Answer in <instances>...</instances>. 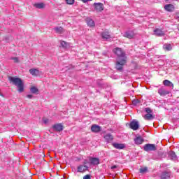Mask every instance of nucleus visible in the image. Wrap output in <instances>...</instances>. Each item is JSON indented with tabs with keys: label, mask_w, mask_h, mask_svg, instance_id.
<instances>
[{
	"label": "nucleus",
	"mask_w": 179,
	"mask_h": 179,
	"mask_svg": "<svg viewBox=\"0 0 179 179\" xmlns=\"http://www.w3.org/2000/svg\"><path fill=\"white\" fill-rule=\"evenodd\" d=\"M8 80L10 81V83L16 86L19 93H23L24 92V83H23V80H22L21 78L10 76Z\"/></svg>",
	"instance_id": "obj_1"
},
{
	"label": "nucleus",
	"mask_w": 179,
	"mask_h": 179,
	"mask_svg": "<svg viewBox=\"0 0 179 179\" xmlns=\"http://www.w3.org/2000/svg\"><path fill=\"white\" fill-rule=\"evenodd\" d=\"M113 52L115 55H117L119 59H123V58H126L127 59V55L125 54V51L122 50L121 48H115L113 50Z\"/></svg>",
	"instance_id": "obj_2"
},
{
	"label": "nucleus",
	"mask_w": 179,
	"mask_h": 179,
	"mask_svg": "<svg viewBox=\"0 0 179 179\" xmlns=\"http://www.w3.org/2000/svg\"><path fill=\"white\" fill-rule=\"evenodd\" d=\"M126 63H127L126 58H123V59L117 60L116 62L115 69L117 71H122L124 69V66H125Z\"/></svg>",
	"instance_id": "obj_3"
},
{
	"label": "nucleus",
	"mask_w": 179,
	"mask_h": 179,
	"mask_svg": "<svg viewBox=\"0 0 179 179\" xmlns=\"http://www.w3.org/2000/svg\"><path fill=\"white\" fill-rule=\"evenodd\" d=\"M145 152H152L157 150L156 145L155 144H145L143 147Z\"/></svg>",
	"instance_id": "obj_4"
},
{
	"label": "nucleus",
	"mask_w": 179,
	"mask_h": 179,
	"mask_svg": "<svg viewBox=\"0 0 179 179\" xmlns=\"http://www.w3.org/2000/svg\"><path fill=\"white\" fill-rule=\"evenodd\" d=\"M93 6L96 12H103L104 10V4L103 3H94Z\"/></svg>",
	"instance_id": "obj_5"
},
{
	"label": "nucleus",
	"mask_w": 179,
	"mask_h": 179,
	"mask_svg": "<svg viewBox=\"0 0 179 179\" xmlns=\"http://www.w3.org/2000/svg\"><path fill=\"white\" fill-rule=\"evenodd\" d=\"M90 163L92 166H99L100 164V159L97 157H89Z\"/></svg>",
	"instance_id": "obj_6"
},
{
	"label": "nucleus",
	"mask_w": 179,
	"mask_h": 179,
	"mask_svg": "<svg viewBox=\"0 0 179 179\" xmlns=\"http://www.w3.org/2000/svg\"><path fill=\"white\" fill-rule=\"evenodd\" d=\"M129 127L133 131H138L139 129V122L138 121H133L130 123Z\"/></svg>",
	"instance_id": "obj_7"
},
{
	"label": "nucleus",
	"mask_w": 179,
	"mask_h": 179,
	"mask_svg": "<svg viewBox=\"0 0 179 179\" xmlns=\"http://www.w3.org/2000/svg\"><path fill=\"white\" fill-rule=\"evenodd\" d=\"M134 141L136 145H142V143L145 142V139L142 138V136H139V135L136 136V138L134 139Z\"/></svg>",
	"instance_id": "obj_8"
},
{
	"label": "nucleus",
	"mask_w": 179,
	"mask_h": 179,
	"mask_svg": "<svg viewBox=\"0 0 179 179\" xmlns=\"http://www.w3.org/2000/svg\"><path fill=\"white\" fill-rule=\"evenodd\" d=\"M55 33L57 34H64L65 33V29L62 27H56L53 29Z\"/></svg>",
	"instance_id": "obj_9"
},
{
	"label": "nucleus",
	"mask_w": 179,
	"mask_h": 179,
	"mask_svg": "<svg viewBox=\"0 0 179 179\" xmlns=\"http://www.w3.org/2000/svg\"><path fill=\"white\" fill-rule=\"evenodd\" d=\"M88 170L89 167L86 165H80L78 166V173H85V171H87Z\"/></svg>",
	"instance_id": "obj_10"
},
{
	"label": "nucleus",
	"mask_w": 179,
	"mask_h": 179,
	"mask_svg": "<svg viewBox=\"0 0 179 179\" xmlns=\"http://www.w3.org/2000/svg\"><path fill=\"white\" fill-rule=\"evenodd\" d=\"M91 131L92 132L97 134L98 132H100V131H101V127L97 124H93L91 127Z\"/></svg>",
	"instance_id": "obj_11"
},
{
	"label": "nucleus",
	"mask_w": 179,
	"mask_h": 179,
	"mask_svg": "<svg viewBox=\"0 0 179 179\" xmlns=\"http://www.w3.org/2000/svg\"><path fill=\"white\" fill-rule=\"evenodd\" d=\"M154 33L155 36H157L158 37H163L164 36V31L160 29H156L154 30Z\"/></svg>",
	"instance_id": "obj_12"
},
{
	"label": "nucleus",
	"mask_w": 179,
	"mask_h": 179,
	"mask_svg": "<svg viewBox=\"0 0 179 179\" xmlns=\"http://www.w3.org/2000/svg\"><path fill=\"white\" fill-rule=\"evenodd\" d=\"M29 73H31L32 76H38V75H40V70L37 69H29Z\"/></svg>",
	"instance_id": "obj_13"
},
{
	"label": "nucleus",
	"mask_w": 179,
	"mask_h": 179,
	"mask_svg": "<svg viewBox=\"0 0 179 179\" xmlns=\"http://www.w3.org/2000/svg\"><path fill=\"white\" fill-rule=\"evenodd\" d=\"M165 10L167 12H173L176 8L174 7V5L173 4H166L164 6Z\"/></svg>",
	"instance_id": "obj_14"
},
{
	"label": "nucleus",
	"mask_w": 179,
	"mask_h": 179,
	"mask_svg": "<svg viewBox=\"0 0 179 179\" xmlns=\"http://www.w3.org/2000/svg\"><path fill=\"white\" fill-rule=\"evenodd\" d=\"M124 36L126 37V38H132L135 37V34L132 31H127L124 33Z\"/></svg>",
	"instance_id": "obj_15"
},
{
	"label": "nucleus",
	"mask_w": 179,
	"mask_h": 179,
	"mask_svg": "<svg viewBox=\"0 0 179 179\" xmlns=\"http://www.w3.org/2000/svg\"><path fill=\"white\" fill-rule=\"evenodd\" d=\"M102 38L103 40H108L111 38V36L110 35V33L108 31H104L101 34Z\"/></svg>",
	"instance_id": "obj_16"
},
{
	"label": "nucleus",
	"mask_w": 179,
	"mask_h": 179,
	"mask_svg": "<svg viewBox=\"0 0 179 179\" xmlns=\"http://www.w3.org/2000/svg\"><path fill=\"white\" fill-rule=\"evenodd\" d=\"M53 129L59 132L60 131H62V129H64V127L61 124H57L53 125Z\"/></svg>",
	"instance_id": "obj_17"
},
{
	"label": "nucleus",
	"mask_w": 179,
	"mask_h": 179,
	"mask_svg": "<svg viewBox=\"0 0 179 179\" xmlns=\"http://www.w3.org/2000/svg\"><path fill=\"white\" fill-rule=\"evenodd\" d=\"M158 93L160 94V96H166V94H170V92L164 89H159L158 90Z\"/></svg>",
	"instance_id": "obj_18"
},
{
	"label": "nucleus",
	"mask_w": 179,
	"mask_h": 179,
	"mask_svg": "<svg viewBox=\"0 0 179 179\" xmlns=\"http://www.w3.org/2000/svg\"><path fill=\"white\" fill-rule=\"evenodd\" d=\"M163 85H164V86L168 87H170V86H171L172 88H174V84H173V83H171V82L170 80H164L163 81Z\"/></svg>",
	"instance_id": "obj_19"
},
{
	"label": "nucleus",
	"mask_w": 179,
	"mask_h": 179,
	"mask_svg": "<svg viewBox=\"0 0 179 179\" xmlns=\"http://www.w3.org/2000/svg\"><path fill=\"white\" fill-rule=\"evenodd\" d=\"M155 118V115L152 113H147L144 116V120H146L147 121H150V120H154Z\"/></svg>",
	"instance_id": "obj_20"
},
{
	"label": "nucleus",
	"mask_w": 179,
	"mask_h": 179,
	"mask_svg": "<svg viewBox=\"0 0 179 179\" xmlns=\"http://www.w3.org/2000/svg\"><path fill=\"white\" fill-rule=\"evenodd\" d=\"M104 139L106 141V142H111V141L114 139V137L110 134H108L104 136Z\"/></svg>",
	"instance_id": "obj_21"
},
{
	"label": "nucleus",
	"mask_w": 179,
	"mask_h": 179,
	"mask_svg": "<svg viewBox=\"0 0 179 179\" xmlns=\"http://www.w3.org/2000/svg\"><path fill=\"white\" fill-rule=\"evenodd\" d=\"M87 24L90 27H94L95 26L94 21L90 18L87 19Z\"/></svg>",
	"instance_id": "obj_22"
},
{
	"label": "nucleus",
	"mask_w": 179,
	"mask_h": 179,
	"mask_svg": "<svg viewBox=\"0 0 179 179\" xmlns=\"http://www.w3.org/2000/svg\"><path fill=\"white\" fill-rule=\"evenodd\" d=\"M113 146L114 148H115V149H124L125 148L124 144H120V143H113Z\"/></svg>",
	"instance_id": "obj_23"
},
{
	"label": "nucleus",
	"mask_w": 179,
	"mask_h": 179,
	"mask_svg": "<svg viewBox=\"0 0 179 179\" xmlns=\"http://www.w3.org/2000/svg\"><path fill=\"white\" fill-rule=\"evenodd\" d=\"M31 93H33L34 94H38V89L36 87H31L30 89Z\"/></svg>",
	"instance_id": "obj_24"
},
{
	"label": "nucleus",
	"mask_w": 179,
	"mask_h": 179,
	"mask_svg": "<svg viewBox=\"0 0 179 179\" xmlns=\"http://www.w3.org/2000/svg\"><path fill=\"white\" fill-rule=\"evenodd\" d=\"M166 178H170V173H169L168 172H164L161 175V179H166Z\"/></svg>",
	"instance_id": "obj_25"
},
{
	"label": "nucleus",
	"mask_w": 179,
	"mask_h": 179,
	"mask_svg": "<svg viewBox=\"0 0 179 179\" xmlns=\"http://www.w3.org/2000/svg\"><path fill=\"white\" fill-rule=\"evenodd\" d=\"M169 157L171 159V160H176V159H177V155H176V152L172 151L169 152Z\"/></svg>",
	"instance_id": "obj_26"
},
{
	"label": "nucleus",
	"mask_w": 179,
	"mask_h": 179,
	"mask_svg": "<svg viewBox=\"0 0 179 179\" xmlns=\"http://www.w3.org/2000/svg\"><path fill=\"white\" fill-rule=\"evenodd\" d=\"M34 6H36V8H37L38 9H43V8H44L45 5L43 3H38L34 4Z\"/></svg>",
	"instance_id": "obj_27"
},
{
	"label": "nucleus",
	"mask_w": 179,
	"mask_h": 179,
	"mask_svg": "<svg viewBox=\"0 0 179 179\" xmlns=\"http://www.w3.org/2000/svg\"><path fill=\"white\" fill-rule=\"evenodd\" d=\"M164 50L166 51H171L173 50V48L171 47V44H166L164 45Z\"/></svg>",
	"instance_id": "obj_28"
},
{
	"label": "nucleus",
	"mask_w": 179,
	"mask_h": 179,
	"mask_svg": "<svg viewBox=\"0 0 179 179\" xmlns=\"http://www.w3.org/2000/svg\"><path fill=\"white\" fill-rule=\"evenodd\" d=\"M148 171H149V170H148V167L141 168L139 169L141 174H145V173H148Z\"/></svg>",
	"instance_id": "obj_29"
},
{
	"label": "nucleus",
	"mask_w": 179,
	"mask_h": 179,
	"mask_svg": "<svg viewBox=\"0 0 179 179\" xmlns=\"http://www.w3.org/2000/svg\"><path fill=\"white\" fill-rule=\"evenodd\" d=\"M60 44L62 47V48H66L68 47V43L64 41H60Z\"/></svg>",
	"instance_id": "obj_30"
},
{
	"label": "nucleus",
	"mask_w": 179,
	"mask_h": 179,
	"mask_svg": "<svg viewBox=\"0 0 179 179\" xmlns=\"http://www.w3.org/2000/svg\"><path fill=\"white\" fill-rule=\"evenodd\" d=\"M145 111L147 113V114H152V113H153L150 108H145Z\"/></svg>",
	"instance_id": "obj_31"
},
{
	"label": "nucleus",
	"mask_w": 179,
	"mask_h": 179,
	"mask_svg": "<svg viewBox=\"0 0 179 179\" xmlns=\"http://www.w3.org/2000/svg\"><path fill=\"white\" fill-rule=\"evenodd\" d=\"M139 103H141V101H139V99H134L132 101V104H134V106H136V104H139Z\"/></svg>",
	"instance_id": "obj_32"
},
{
	"label": "nucleus",
	"mask_w": 179,
	"mask_h": 179,
	"mask_svg": "<svg viewBox=\"0 0 179 179\" xmlns=\"http://www.w3.org/2000/svg\"><path fill=\"white\" fill-rule=\"evenodd\" d=\"M75 0H68V5H73Z\"/></svg>",
	"instance_id": "obj_33"
},
{
	"label": "nucleus",
	"mask_w": 179,
	"mask_h": 179,
	"mask_svg": "<svg viewBox=\"0 0 179 179\" xmlns=\"http://www.w3.org/2000/svg\"><path fill=\"white\" fill-rule=\"evenodd\" d=\"M83 179H92V176L89 174H87L83 177Z\"/></svg>",
	"instance_id": "obj_34"
},
{
	"label": "nucleus",
	"mask_w": 179,
	"mask_h": 179,
	"mask_svg": "<svg viewBox=\"0 0 179 179\" xmlns=\"http://www.w3.org/2000/svg\"><path fill=\"white\" fill-rule=\"evenodd\" d=\"M11 59H13V61H14V62H19V58H17V57H13V58H11Z\"/></svg>",
	"instance_id": "obj_35"
},
{
	"label": "nucleus",
	"mask_w": 179,
	"mask_h": 179,
	"mask_svg": "<svg viewBox=\"0 0 179 179\" xmlns=\"http://www.w3.org/2000/svg\"><path fill=\"white\" fill-rule=\"evenodd\" d=\"M43 122H44V124H48L49 120L47 119V118H43Z\"/></svg>",
	"instance_id": "obj_36"
},
{
	"label": "nucleus",
	"mask_w": 179,
	"mask_h": 179,
	"mask_svg": "<svg viewBox=\"0 0 179 179\" xmlns=\"http://www.w3.org/2000/svg\"><path fill=\"white\" fill-rule=\"evenodd\" d=\"M83 1V3H86L87 2H90L91 1H93V0H80Z\"/></svg>",
	"instance_id": "obj_37"
},
{
	"label": "nucleus",
	"mask_w": 179,
	"mask_h": 179,
	"mask_svg": "<svg viewBox=\"0 0 179 179\" xmlns=\"http://www.w3.org/2000/svg\"><path fill=\"white\" fill-rule=\"evenodd\" d=\"M111 170H114V169H118V166L114 165L110 167Z\"/></svg>",
	"instance_id": "obj_38"
},
{
	"label": "nucleus",
	"mask_w": 179,
	"mask_h": 179,
	"mask_svg": "<svg viewBox=\"0 0 179 179\" xmlns=\"http://www.w3.org/2000/svg\"><path fill=\"white\" fill-rule=\"evenodd\" d=\"M27 97L28 99H32L33 95H31V94H28V95L27 96Z\"/></svg>",
	"instance_id": "obj_39"
},
{
	"label": "nucleus",
	"mask_w": 179,
	"mask_h": 179,
	"mask_svg": "<svg viewBox=\"0 0 179 179\" xmlns=\"http://www.w3.org/2000/svg\"><path fill=\"white\" fill-rule=\"evenodd\" d=\"M176 19H178V20H179V13H176Z\"/></svg>",
	"instance_id": "obj_40"
},
{
	"label": "nucleus",
	"mask_w": 179,
	"mask_h": 179,
	"mask_svg": "<svg viewBox=\"0 0 179 179\" xmlns=\"http://www.w3.org/2000/svg\"><path fill=\"white\" fill-rule=\"evenodd\" d=\"M83 164H87V160H84V162H83Z\"/></svg>",
	"instance_id": "obj_41"
},
{
	"label": "nucleus",
	"mask_w": 179,
	"mask_h": 179,
	"mask_svg": "<svg viewBox=\"0 0 179 179\" xmlns=\"http://www.w3.org/2000/svg\"><path fill=\"white\" fill-rule=\"evenodd\" d=\"M0 96H1L2 97H3V94H2V93H1V92H0Z\"/></svg>",
	"instance_id": "obj_42"
},
{
	"label": "nucleus",
	"mask_w": 179,
	"mask_h": 179,
	"mask_svg": "<svg viewBox=\"0 0 179 179\" xmlns=\"http://www.w3.org/2000/svg\"><path fill=\"white\" fill-rule=\"evenodd\" d=\"M66 1V3H68V0H65Z\"/></svg>",
	"instance_id": "obj_43"
},
{
	"label": "nucleus",
	"mask_w": 179,
	"mask_h": 179,
	"mask_svg": "<svg viewBox=\"0 0 179 179\" xmlns=\"http://www.w3.org/2000/svg\"><path fill=\"white\" fill-rule=\"evenodd\" d=\"M165 1H169V0H165Z\"/></svg>",
	"instance_id": "obj_44"
}]
</instances>
